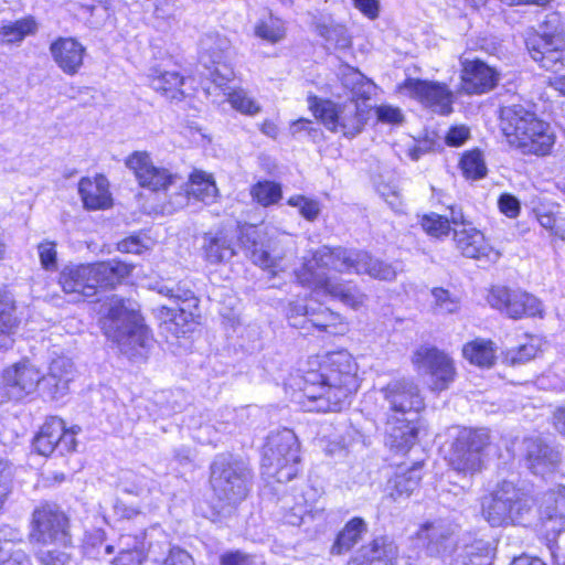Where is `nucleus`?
Segmentation results:
<instances>
[{
	"instance_id": "f257e3e1",
	"label": "nucleus",
	"mask_w": 565,
	"mask_h": 565,
	"mask_svg": "<svg viewBox=\"0 0 565 565\" xmlns=\"http://www.w3.org/2000/svg\"><path fill=\"white\" fill-rule=\"evenodd\" d=\"M366 274L374 279L394 280L397 271L393 265L373 258L367 252L345 249L342 247H321L311 258H305L295 270L297 281L317 294L328 295L342 303L356 309L364 305L366 295L356 286L340 282L329 273Z\"/></svg>"
},
{
	"instance_id": "f03ea898",
	"label": "nucleus",
	"mask_w": 565,
	"mask_h": 565,
	"mask_svg": "<svg viewBox=\"0 0 565 565\" xmlns=\"http://www.w3.org/2000/svg\"><path fill=\"white\" fill-rule=\"evenodd\" d=\"M324 374L310 373L305 387L302 407L307 412H339L349 404L360 381L354 358L344 350L331 352L326 360Z\"/></svg>"
},
{
	"instance_id": "7ed1b4c3",
	"label": "nucleus",
	"mask_w": 565,
	"mask_h": 565,
	"mask_svg": "<svg viewBox=\"0 0 565 565\" xmlns=\"http://www.w3.org/2000/svg\"><path fill=\"white\" fill-rule=\"evenodd\" d=\"M100 326L104 334L129 360L137 362L148 358L153 338L142 323L137 302L113 296L103 305Z\"/></svg>"
},
{
	"instance_id": "20e7f679",
	"label": "nucleus",
	"mask_w": 565,
	"mask_h": 565,
	"mask_svg": "<svg viewBox=\"0 0 565 565\" xmlns=\"http://www.w3.org/2000/svg\"><path fill=\"white\" fill-rule=\"evenodd\" d=\"M387 404L386 445L397 451L408 450L416 441L418 413L425 403L418 385L412 380H394L381 390Z\"/></svg>"
},
{
	"instance_id": "39448f33",
	"label": "nucleus",
	"mask_w": 565,
	"mask_h": 565,
	"mask_svg": "<svg viewBox=\"0 0 565 565\" xmlns=\"http://www.w3.org/2000/svg\"><path fill=\"white\" fill-rule=\"evenodd\" d=\"M501 129L510 146L523 154L546 156L555 142L550 125L522 105L501 109Z\"/></svg>"
},
{
	"instance_id": "423d86ee",
	"label": "nucleus",
	"mask_w": 565,
	"mask_h": 565,
	"mask_svg": "<svg viewBox=\"0 0 565 565\" xmlns=\"http://www.w3.org/2000/svg\"><path fill=\"white\" fill-rule=\"evenodd\" d=\"M132 266L119 260L87 265H68L60 273L58 284L72 301L95 296L99 287H114L130 275Z\"/></svg>"
},
{
	"instance_id": "0eeeda50",
	"label": "nucleus",
	"mask_w": 565,
	"mask_h": 565,
	"mask_svg": "<svg viewBox=\"0 0 565 565\" xmlns=\"http://www.w3.org/2000/svg\"><path fill=\"white\" fill-rule=\"evenodd\" d=\"M533 501L510 481L498 484L482 503V514L491 526L526 525L532 519Z\"/></svg>"
},
{
	"instance_id": "6e6552de",
	"label": "nucleus",
	"mask_w": 565,
	"mask_h": 565,
	"mask_svg": "<svg viewBox=\"0 0 565 565\" xmlns=\"http://www.w3.org/2000/svg\"><path fill=\"white\" fill-rule=\"evenodd\" d=\"M299 463V443L294 431L282 429L273 433L264 449V475L277 482H288L297 476Z\"/></svg>"
},
{
	"instance_id": "1a4fd4ad",
	"label": "nucleus",
	"mask_w": 565,
	"mask_h": 565,
	"mask_svg": "<svg viewBox=\"0 0 565 565\" xmlns=\"http://www.w3.org/2000/svg\"><path fill=\"white\" fill-rule=\"evenodd\" d=\"M309 107L327 129L349 138L360 134L366 120L365 110L353 100L338 105L313 96L309 98Z\"/></svg>"
},
{
	"instance_id": "9d476101",
	"label": "nucleus",
	"mask_w": 565,
	"mask_h": 565,
	"mask_svg": "<svg viewBox=\"0 0 565 565\" xmlns=\"http://www.w3.org/2000/svg\"><path fill=\"white\" fill-rule=\"evenodd\" d=\"M30 541L34 545L70 548L72 536L67 515L55 504L44 503L32 513Z\"/></svg>"
},
{
	"instance_id": "9b49d317",
	"label": "nucleus",
	"mask_w": 565,
	"mask_h": 565,
	"mask_svg": "<svg viewBox=\"0 0 565 565\" xmlns=\"http://www.w3.org/2000/svg\"><path fill=\"white\" fill-rule=\"evenodd\" d=\"M487 429L460 428L451 444L449 463L458 472L475 475L482 469L483 450L489 445Z\"/></svg>"
},
{
	"instance_id": "f8f14e48",
	"label": "nucleus",
	"mask_w": 565,
	"mask_h": 565,
	"mask_svg": "<svg viewBox=\"0 0 565 565\" xmlns=\"http://www.w3.org/2000/svg\"><path fill=\"white\" fill-rule=\"evenodd\" d=\"M247 470L232 457L220 455L211 467L213 491L224 504H236L247 494Z\"/></svg>"
},
{
	"instance_id": "ddd939ff",
	"label": "nucleus",
	"mask_w": 565,
	"mask_h": 565,
	"mask_svg": "<svg viewBox=\"0 0 565 565\" xmlns=\"http://www.w3.org/2000/svg\"><path fill=\"white\" fill-rule=\"evenodd\" d=\"M416 370L429 377L428 386L433 392L447 390L455 381V362L446 352L429 345H422L413 354Z\"/></svg>"
},
{
	"instance_id": "4468645a",
	"label": "nucleus",
	"mask_w": 565,
	"mask_h": 565,
	"mask_svg": "<svg viewBox=\"0 0 565 565\" xmlns=\"http://www.w3.org/2000/svg\"><path fill=\"white\" fill-rule=\"evenodd\" d=\"M398 90L436 114L452 111L454 93L444 83L409 77L398 85Z\"/></svg>"
},
{
	"instance_id": "2eb2a0df",
	"label": "nucleus",
	"mask_w": 565,
	"mask_h": 565,
	"mask_svg": "<svg viewBox=\"0 0 565 565\" xmlns=\"http://www.w3.org/2000/svg\"><path fill=\"white\" fill-rule=\"evenodd\" d=\"M79 431L78 426L66 429L62 418L52 416L41 426L33 439V447L42 456H49L55 449L61 454L70 452L75 450L76 435Z\"/></svg>"
},
{
	"instance_id": "dca6fc26",
	"label": "nucleus",
	"mask_w": 565,
	"mask_h": 565,
	"mask_svg": "<svg viewBox=\"0 0 565 565\" xmlns=\"http://www.w3.org/2000/svg\"><path fill=\"white\" fill-rule=\"evenodd\" d=\"M488 301L491 307L512 319L541 316L543 311L541 301L533 295L505 287H493L489 292Z\"/></svg>"
},
{
	"instance_id": "f3484780",
	"label": "nucleus",
	"mask_w": 565,
	"mask_h": 565,
	"mask_svg": "<svg viewBox=\"0 0 565 565\" xmlns=\"http://www.w3.org/2000/svg\"><path fill=\"white\" fill-rule=\"evenodd\" d=\"M537 526L548 540L564 530L565 524V486L557 484L539 497Z\"/></svg>"
},
{
	"instance_id": "a211bd4d",
	"label": "nucleus",
	"mask_w": 565,
	"mask_h": 565,
	"mask_svg": "<svg viewBox=\"0 0 565 565\" xmlns=\"http://www.w3.org/2000/svg\"><path fill=\"white\" fill-rule=\"evenodd\" d=\"M126 166L134 172L140 186L153 192L167 191L179 179L169 169L154 166L146 151H135L126 159Z\"/></svg>"
},
{
	"instance_id": "6ab92c4d",
	"label": "nucleus",
	"mask_w": 565,
	"mask_h": 565,
	"mask_svg": "<svg viewBox=\"0 0 565 565\" xmlns=\"http://www.w3.org/2000/svg\"><path fill=\"white\" fill-rule=\"evenodd\" d=\"M40 370L30 362L23 361L4 370L2 384L9 398L19 401L41 387Z\"/></svg>"
},
{
	"instance_id": "aec40b11",
	"label": "nucleus",
	"mask_w": 565,
	"mask_h": 565,
	"mask_svg": "<svg viewBox=\"0 0 565 565\" xmlns=\"http://www.w3.org/2000/svg\"><path fill=\"white\" fill-rule=\"evenodd\" d=\"M218 194V189L212 174H209L202 170H194L189 178L186 183L185 193H178L171 199L162 210L171 213L180 207L186 205L190 196L204 203H212L215 201Z\"/></svg>"
},
{
	"instance_id": "412c9836",
	"label": "nucleus",
	"mask_w": 565,
	"mask_h": 565,
	"mask_svg": "<svg viewBox=\"0 0 565 565\" xmlns=\"http://www.w3.org/2000/svg\"><path fill=\"white\" fill-rule=\"evenodd\" d=\"M148 532L142 531L138 534L125 533L118 539V555L114 559V565H142L146 558L154 557L156 551L152 542L148 543ZM161 553L166 551V545L157 544Z\"/></svg>"
},
{
	"instance_id": "4be33fe9",
	"label": "nucleus",
	"mask_w": 565,
	"mask_h": 565,
	"mask_svg": "<svg viewBox=\"0 0 565 565\" xmlns=\"http://www.w3.org/2000/svg\"><path fill=\"white\" fill-rule=\"evenodd\" d=\"M452 231L456 247L465 257L484 260L487 263H495L499 260L500 253L487 243L483 233L476 227H452Z\"/></svg>"
},
{
	"instance_id": "5701e85b",
	"label": "nucleus",
	"mask_w": 565,
	"mask_h": 565,
	"mask_svg": "<svg viewBox=\"0 0 565 565\" xmlns=\"http://www.w3.org/2000/svg\"><path fill=\"white\" fill-rule=\"evenodd\" d=\"M257 231L255 227L246 233L244 244L249 252L250 259L262 268L269 269L274 274L285 270V250L280 248V242L270 241L267 246L256 241Z\"/></svg>"
},
{
	"instance_id": "b1692460",
	"label": "nucleus",
	"mask_w": 565,
	"mask_h": 565,
	"mask_svg": "<svg viewBox=\"0 0 565 565\" xmlns=\"http://www.w3.org/2000/svg\"><path fill=\"white\" fill-rule=\"evenodd\" d=\"M50 53L56 65L66 75H75L84 64L85 46L74 38H57L50 45Z\"/></svg>"
},
{
	"instance_id": "393cba45",
	"label": "nucleus",
	"mask_w": 565,
	"mask_h": 565,
	"mask_svg": "<svg viewBox=\"0 0 565 565\" xmlns=\"http://www.w3.org/2000/svg\"><path fill=\"white\" fill-rule=\"evenodd\" d=\"M534 61L548 71L565 66V36L562 34L539 36L536 43H527Z\"/></svg>"
},
{
	"instance_id": "a878e982",
	"label": "nucleus",
	"mask_w": 565,
	"mask_h": 565,
	"mask_svg": "<svg viewBox=\"0 0 565 565\" xmlns=\"http://www.w3.org/2000/svg\"><path fill=\"white\" fill-rule=\"evenodd\" d=\"M454 531V526L448 521L434 520L419 527L417 540L428 555L437 556L448 548Z\"/></svg>"
},
{
	"instance_id": "bb28decb",
	"label": "nucleus",
	"mask_w": 565,
	"mask_h": 565,
	"mask_svg": "<svg viewBox=\"0 0 565 565\" xmlns=\"http://www.w3.org/2000/svg\"><path fill=\"white\" fill-rule=\"evenodd\" d=\"M526 462L534 475L544 477L553 472L558 462L559 454L540 438H527L524 440Z\"/></svg>"
},
{
	"instance_id": "cd10ccee",
	"label": "nucleus",
	"mask_w": 565,
	"mask_h": 565,
	"mask_svg": "<svg viewBox=\"0 0 565 565\" xmlns=\"http://www.w3.org/2000/svg\"><path fill=\"white\" fill-rule=\"evenodd\" d=\"M461 78L468 94H482L497 85L499 74L486 63L476 60L465 63Z\"/></svg>"
},
{
	"instance_id": "c85d7f7f",
	"label": "nucleus",
	"mask_w": 565,
	"mask_h": 565,
	"mask_svg": "<svg viewBox=\"0 0 565 565\" xmlns=\"http://www.w3.org/2000/svg\"><path fill=\"white\" fill-rule=\"evenodd\" d=\"M158 316L162 320V332L175 338L192 331L193 327L198 323L196 319L200 317L199 309L172 308L168 306L159 308Z\"/></svg>"
},
{
	"instance_id": "c756f323",
	"label": "nucleus",
	"mask_w": 565,
	"mask_h": 565,
	"mask_svg": "<svg viewBox=\"0 0 565 565\" xmlns=\"http://www.w3.org/2000/svg\"><path fill=\"white\" fill-rule=\"evenodd\" d=\"M78 192L83 204L88 210H103L111 204L109 183L104 175L94 179L83 178L78 183Z\"/></svg>"
},
{
	"instance_id": "7c9ffc66",
	"label": "nucleus",
	"mask_w": 565,
	"mask_h": 565,
	"mask_svg": "<svg viewBox=\"0 0 565 565\" xmlns=\"http://www.w3.org/2000/svg\"><path fill=\"white\" fill-rule=\"evenodd\" d=\"M201 249L210 264L227 262L235 255L233 238L224 231L206 233Z\"/></svg>"
},
{
	"instance_id": "2f4dec72",
	"label": "nucleus",
	"mask_w": 565,
	"mask_h": 565,
	"mask_svg": "<svg viewBox=\"0 0 565 565\" xmlns=\"http://www.w3.org/2000/svg\"><path fill=\"white\" fill-rule=\"evenodd\" d=\"M356 557L370 565H392L397 557V546L388 537L380 536L364 545Z\"/></svg>"
},
{
	"instance_id": "473e14b6",
	"label": "nucleus",
	"mask_w": 565,
	"mask_h": 565,
	"mask_svg": "<svg viewBox=\"0 0 565 565\" xmlns=\"http://www.w3.org/2000/svg\"><path fill=\"white\" fill-rule=\"evenodd\" d=\"M494 343L486 339H475L462 347V356L479 367H491L497 360Z\"/></svg>"
},
{
	"instance_id": "72a5a7b5",
	"label": "nucleus",
	"mask_w": 565,
	"mask_h": 565,
	"mask_svg": "<svg viewBox=\"0 0 565 565\" xmlns=\"http://www.w3.org/2000/svg\"><path fill=\"white\" fill-rule=\"evenodd\" d=\"M367 525L362 518H353L339 532L332 547L331 554L341 555L349 552L366 533Z\"/></svg>"
},
{
	"instance_id": "f704fd0d",
	"label": "nucleus",
	"mask_w": 565,
	"mask_h": 565,
	"mask_svg": "<svg viewBox=\"0 0 565 565\" xmlns=\"http://www.w3.org/2000/svg\"><path fill=\"white\" fill-rule=\"evenodd\" d=\"M15 306L12 296L0 288V349L12 345V333L17 327Z\"/></svg>"
},
{
	"instance_id": "c9c22d12",
	"label": "nucleus",
	"mask_w": 565,
	"mask_h": 565,
	"mask_svg": "<svg viewBox=\"0 0 565 565\" xmlns=\"http://www.w3.org/2000/svg\"><path fill=\"white\" fill-rule=\"evenodd\" d=\"M184 77L175 71L152 70L150 85L170 99H180L183 96L181 89Z\"/></svg>"
},
{
	"instance_id": "e433bc0d",
	"label": "nucleus",
	"mask_w": 565,
	"mask_h": 565,
	"mask_svg": "<svg viewBox=\"0 0 565 565\" xmlns=\"http://www.w3.org/2000/svg\"><path fill=\"white\" fill-rule=\"evenodd\" d=\"M422 465L415 463L408 469L399 468L393 478L388 480L392 490L391 495L397 499L402 495L408 497L418 487L422 479Z\"/></svg>"
},
{
	"instance_id": "4c0bfd02",
	"label": "nucleus",
	"mask_w": 565,
	"mask_h": 565,
	"mask_svg": "<svg viewBox=\"0 0 565 565\" xmlns=\"http://www.w3.org/2000/svg\"><path fill=\"white\" fill-rule=\"evenodd\" d=\"M286 31L285 22L271 13L260 18L254 25V34L270 44L281 42L286 38Z\"/></svg>"
},
{
	"instance_id": "58836bf2",
	"label": "nucleus",
	"mask_w": 565,
	"mask_h": 565,
	"mask_svg": "<svg viewBox=\"0 0 565 565\" xmlns=\"http://www.w3.org/2000/svg\"><path fill=\"white\" fill-rule=\"evenodd\" d=\"M38 24L32 17L19 19L13 22L2 24L0 28V36L7 44L20 43L25 36L34 34Z\"/></svg>"
},
{
	"instance_id": "ea45409f",
	"label": "nucleus",
	"mask_w": 565,
	"mask_h": 565,
	"mask_svg": "<svg viewBox=\"0 0 565 565\" xmlns=\"http://www.w3.org/2000/svg\"><path fill=\"white\" fill-rule=\"evenodd\" d=\"M460 169L466 179L479 180L487 174V164L482 152L478 149L467 151L460 160Z\"/></svg>"
},
{
	"instance_id": "a19ab883",
	"label": "nucleus",
	"mask_w": 565,
	"mask_h": 565,
	"mask_svg": "<svg viewBox=\"0 0 565 565\" xmlns=\"http://www.w3.org/2000/svg\"><path fill=\"white\" fill-rule=\"evenodd\" d=\"M252 196L263 206H269L280 201L281 186L274 181H259L250 190Z\"/></svg>"
},
{
	"instance_id": "79ce46f5",
	"label": "nucleus",
	"mask_w": 565,
	"mask_h": 565,
	"mask_svg": "<svg viewBox=\"0 0 565 565\" xmlns=\"http://www.w3.org/2000/svg\"><path fill=\"white\" fill-rule=\"evenodd\" d=\"M227 102L238 113L247 116H256L262 106L243 88H236L227 94Z\"/></svg>"
},
{
	"instance_id": "37998d69",
	"label": "nucleus",
	"mask_w": 565,
	"mask_h": 565,
	"mask_svg": "<svg viewBox=\"0 0 565 565\" xmlns=\"http://www.w3.org/2000/svg\"><path fill=\"white\" fill-rule=\"evenodd\" d=\"M159 294L175 301H180V307H185L188 309H199V300L195 298L193 291L190 288L182 286L181 284L173 286L162 285L159 288Z\"/></svg>"
},
{
	"instance_id": "c03bdc74",
	"label": "nucleus",
	"mask_w": 565,
	"mask_h": 565,
	"mask_svg": "<svg viewBox=\"0 0 565 565\" xmlns=\"http://www.w3.org/2000/svg\"><path fill=\"white\" fill-rule=\"evenodd\" d=\"M35 557L42 565H66L70 561L68 548L54 545H36Z\"/></svg>"
},
{
	"instance_id": "a18cd8bd",
	"label": "nucleus",
	"mask_w": 565,
	"mask_h": 565,
	"mask_svg": "<svg viewBox=\"0 0 565 565\" xmlns=\"http://www.w3.org/2000/svg\"><path fill=\"white\" fill-rule=\"evenodd\" d=\"M420 225L428 235L437 238L448 235L451 228L448 217L436 213L424 215Z\"/></svg>"
},
{
	"instance_id": "49530a36",
	"label": "nucleus",
	"mask_w": 565,
	"mask_h": 565,
	"mask_svg": "<svg viewBox=\"0 0 565 565\" xmlns=\"http://www.w3.org/2000/svg\"><path fill=\"white\" fill-rule=\"evenodd\" d=\"M434 309L439 313H454L460 307V301L448 290L443 288H434L431 290Z\"/></svg>"
},
{
	"instance_id": "de8ad7c7",
	"label": "nucleus",
	"mask_w": 565,
	"mask_h": 565,
	"mask_svg": "<svg viewBox=\"0 0 565 565\" xmlns=\"http://www.w3.org/2000/svg\"><path fill=\"white\" fill-rule=\"evenodd\" d=\"M43 376L46 383H52L51 381H54L56 376L71 382L74 376V364L71 359L58 356L51 362L47 374Z\"/></svg>"
},
{
	"instance_id": "09e8293b",
	"label": "nucleus",
	"mask_w": 565,
	"mask_h": 565,
	"mask_svg": "<svg viewBox=\"0 0 565 565\" xmlns=\"http://www.w3.org/2000/svg\"><path fill=\"white\" fill-rule=\"evenodd\" d=\"M311 516V510L308 508L307 500L303 495L296 498V502L291 507H287L284 514V521L292 526L302 524L305 518Z\"/></svg>"
},
{
	"instance_id": "8fccbe9b",
	"label": "nucleus",
	"mask_w": 565,
	"mask_h": 565,
	"mask_svg": "<svg viewBox=\"0 0 565 565\" xmlns=\"http://www.w3.org/2000/svg\"><path fill=\"white\" fill-rule=\"evenodd\" d=\"M540 350V340L531 337L526 343L521 344L518 349L511 350L508 356L512 364H521L535 358Z\"/></svg>"
},
{
	"instance_id": "3c124183",
	"label": "nucleus",
	"mask_w": 565,
	"mask_h": 565,
	"mask_svg": "<svg viewBox=\"0 0 565 565\" xmlns=\"http://www.w3.org/2000/svg\"><path fill=\"white\" fill-rule=\"evenodd\" d=\"M227 43L225 39H221L216 34H206L200 41L201 51L216 62L221 58L222 52L226 47Z\"/></svg>"
},
{
	"instance_id": "603ef678",
	"label": "nucleus",
	"mask_w": 565,
	"mask_h": 565,
	"mask_svg": "<svg viewBox=\"0 0 565 565\" xmlns=\"http://www.w3.org/2000/svg\"><path fill=\"white\" fill-rule=\"evenodd\" d=\"M152 565H195L193 557L180 547L169 548L168 555L160 561L157 555L151 558Z\"/></svg>"
},
{
	"instance_id": "864d4df0",
	"label": "nucleus",
	"mask_w": 565,
	"mask_h": 565,
	"mask_svg": "<svg viewBox=\"0 0 565 565\" xmlns=\"http://www.w3.org/2000/svg\"><path fill=\"white\" fill-rule=\"evenodd\" d=\"M288 204L299 209L300 214L309 221H313L320 213V205L317 201L308 199L303 195H295L289 198Z\"/></svg>"
},
{
	"instance_id": "5fc2aeb1",
	"label": "nucleus",
	"mask_w": 565,
	"mask_h": 565,
	"mask_svg": "<svg viewBox=\"0 0 565 565\" xmlns=\"http://www.w3.org/2000/svg\"><path fill=\"white\" fill-rule=\"evenodd\" d=\"M537 221L552 235L565 241V218L557 217L551 212H542L537 214Z\"/></svg>"
},
{
	"instance_id": "6e6d98bb",
	"label": "nucleus",
	"mask_w": 565,
	"mask_h": 565,
	"mask_svg": "<svg viewBox=\"0 0 565 565\" xmlns=\"http://www.w3.org/2000/svg\"><path fill=\"white\" fill-rule=\"evenodd\" d=\"M469 565H491L493 548L489 543L478 541L470 547Z\"/></svg>"
},
{
	"instance_id": "4d7b16f0",
	"label": "nucleus",
	"mask_w": 565,
	"mask_h": 565,
	"mask_svg": "<svg viewBox=\"0 0 565 565\" xmlns=\"http://www.w3.org/2000/svg\"><path fill=\"white\" fill-rule=\"evenodd\" d=\"M323 36L327 42L333 44L335 49H347L351 45V39L347 30L340 25L326 28Z\"/></svg>"
},
{
	"instance_id": "13d9d810",
	"label": "nucleus",
	"mask_w": 565,
	"mask_h": 565,
	"mask_svg": "<svg viewBox=\"0 0 565 565\" xmlns=\"http://www.w3.org/2000/svg\"><path fill=\"white\" fill-rule=\"evenodd\" d=\"M339 319V316L329 310L328 308L319 307L318 310L311 312L310 322L313 327L327 331L328 328L335 323Z\"/></svg>"
},
{
	"instance_id": "bf43d9fd",
	"label": "nucleus",
	"mask_w": 565,
	"mask_h": 565,
	"mask_svg": "<svg viewBox=\"0 0 565 565\" xmlns=\"http://www.w3.org/2000/svg\"><path fill=\"white\" fill-rule=\"evenodd\" d=\"M0 565H32L25 551H11L7 545L0 550Z\"/></svg>"
},
{
	"instance_id": "052dcab7",
	"label": "nucleus",
	"mask_w": 565,
	"mask_h": 565,
	"mask_svg": "<svg viewBox=\"0 0 565 565\" xmlns=\"http://www.w3.org/2000/svg\"><path fill=\"white\" fill-rule=\"evenodd\" d=\"M39 257L42 266L47 269L56 268V244L51 241H44L38 246Z\"/></svg>"
},
{
	"instance_id": "680f3d73",
	"label": "nucleus",
	"mask_w": 565,
	"mask_h": 565,
	"mask_svg": "<svg viewBox=\"0 0 565 565\" xmlns=\"http://www.w3.org/2000/svg\"><path fill=\"white\" fill-rule=\"evenodd\" d=\"M51 382L52 383H46L45 377L42 376L41 388L51 398L57 399L60 397H63L68 392V386L71 383L70 381L64 380L61 376H56V379Z\"/></svg>"
},
{
	"instance_id": "e2e57ef3",
	"label": "nucleus",
	"mask_w": 565,
	"mask_h": 565,
	"mask_svg": "<svg viewBox=\"0 0 565 565\" xmlns=\"http://www.w3.org/2000/svg\"><path fill=\"white\" fill-rule=\"evenodd\" d=\"M377 120L383 124L398 125L404 120L401 108L392 105H380L375 109Z\"/></svg>"
},
{
	"instance_id": "0e129e2a",
	"label": "nucleus",
	"mask_w": 565,
	"mask_h": 565,
	"mask_svg": "<svg viewBox=\"0 0 565 565\" xmlns=\"http://www.w3.org/2000/svg\"><path fill=\"white\" fill-rule=\"evenodd\" d=\"M21 543L22 533L19 530L11 526H2L0 529V550L9 545L11 551H23Z\"/></svg>"
},
{
	"instance_id": "69168bd1",
	"label": "nucleus",
	"mask_w": 565,
	"mask_h": 565,
	"mask_svg": "<svg viewBox=\"0 0 565 565\" xmlns=\"http://www.w3.org/2000/svg\"><path fill=\"white\" fill-rule=\"evenodd\" d=\"M338 76L343 87L348 90H351L355 85H359V82L363 81L365 77L356 68L349 65H342L339 70Z\"/></svg>"
},
{
	"instance_id": "338daca9",
	"label": "nucleus",
	"mask_w": 565,
	"mask_h": 565,
	"mask_svg": "<svg viewBox=\"0 0 565 565\" xmlns=\"http://www.w3.org/2000/svg\"><path fill=\"white\" fill-rule=\"evenodd\" d=\"M498 204L500 211L508 217H516L520 213V202L511 194L504 193L500 195Z\"/></svg>"
},
{
	"instance_id": "774afa93",
	"label": "nucleus",
	"mask_w": 565,
	"mask_h": 565,
	"mask_svg": "<svg viewBox=\"0 0 565 565\" xmlns=\"http://www.w3.org/2000/svg\"><path fill=\"white\" fill-rule=\"evenodd\" d=\"M221 565H257V563L252 555L237 551L223 555Z\"/></svg>"
}]
</instances>
